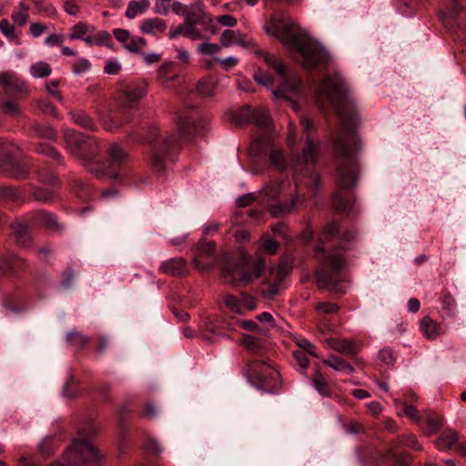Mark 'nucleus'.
Masks as SVG:
<instances>
[{
  "label": "nucleus",
  "instance_id": "nucleus-10",
  "mask_svg": "<svg viewBox=\"0 0 466 466\" xmlns=\"http://www.w3.org/2000/svg\"><path fill=\"white\" fill-rule=\"evenodd\" d=\"M173 137H166L161 145H154L150 157V165L153 170L161 175L165 172L167 165V150L174 143Z\"/></svg>",
  "mask_w": 466,
  "mask_h": 466
},
{
  "label": "nucleus",
  "instance_id": "nucleus-63",
  "mask_svg": "<svg viewBox=\"0 0 466 466\" xmlns=\"http://www.w3.org/2000/svg\"><path fill=\"white\" fill-rule=\"evenodd\" d=\"M262 248L268 254H275L279 248V243L272 238L263 239Z\"/></svg>",
  "mask_w": 466,
  "mask_h": 466
},
{
  "label": "nucleus",
  "instance_id": "nucleus-8",
  "mask_svg": "<svg viewBox=\"0 0 466 466\" xmlns=\"http://www.w3.org/2000/svg\"><path fill=\"white\" fill-rule=\"evenodd\" d=\"M247 375L258 383V386L268 392H274L275 386L271 382L278 380L279 373L265 360H253L247 366Z\"/></svg>",
  "mask_w": 466,
  "mask_h": 466
},
{
  "label": "nucleus",
  "instance_id": "nucleus-25",
  "mask_svg": "<svg viewBox=\"0 0 466 466\" xmlns=\"http://www.w3.org/2000/svg\"><path fill=\"white\" fill-rule=\"evenodd\" d=\"M128 157L127 152L118 144L113 143L108 148V160L113 166L124 163Z\"/></svg>",
  "mask_w": 466,
  "mask_h": 466
},
{
  "label": "nucleus",
  "instance_id": "nucleus-34",
  "mask_svg": "<svg viewBox=\"0 0 466 466\" xmlns=\"http://www.w3.org/2000/svg\"><path fill=\"white\" fill-rule=\"evenodd\" d=\"M94 32V27L87 24L80 22L72 27L69 38L71 40L83 39L87 33Z\"/></svg>",
  "mask_w": 466,
  "mask_h": 466
},
{
  "label": "nucleus",
  "instance_id": "nucleus-24",
  "mask_svg": "<svg viewBox=\"0 0 466 466\" xmlns=\"http://www.w3.org/2000/svg\"><path fill=\"white\" fill-rule=\"evenodd\" d=\"M323 362L329 368L339 372L352 374L355 370L348 361L334 355H331L328 359L323 360Z\"/></svg>",
  "mask_w": 466,
  "mask_h": 466
},
{
  "label": "nucleus",
  "instance_id": "nucleus-55",
  "mask_svg": "<svg viewBox=\"0 0 466 466\" xmlns=\"http://www.w3.org/2000/svg\"><path fill=\"white\" fill-rule=\"evenodd\" d=\"M198 248L200 256L209 257L215 252V244L213 242L200 241Z\"/></svg>",
  "mask_w": 466,
  "mask_h": 466
},
{
  "label": "nucleus",
  "instance_id": "nucleus-61",
  "mask_svg": "<svg viewBox=\"0 0 466 466\" xmlns=\"http://www.w3.org/2000/svg\"><path fill=\"white\" fill-rule=\"evenodd\" d=\"M39 221L46 225L47 227H54L56 225V217L48 212L42 211L38 214Z\"/></svg>",
  "mask_w": 466,
  "mask_h": 466
},
{
  "label": "nucleus",
  "instance_id": "nucleus-11",
  "mask_svg": "<svg viewBox=\"0 0 466 466\" xmlns=\"http://www.w3.org/2000/svg\"><path fill=\"white\" fill-rule=\"evenodd\" d=\"M325 344L329 349L348 355H356L362 348V344L360 342L347 339L329 338L325 340Z\"/></svg>",
  "mask_w": 466,
  "mask_h": 466
},
{
  "label": "nucleus",
  "instance_id": "nucleus-18",
  "mask_svg": "<svg viewBox=\"0 0 466 466\" xmlns=\"http://www.w3.org/2000/svg\"><path fill=\"white\" fill-rule=\"evenodd\" d=\"M26 262L24 258L13 253H8L0 259V268L5 275L7 271L15 272L25 268Z\"/></svg>",
  "mask_w": 466,
  "mask_h": 466
},
{
  "label": "nucleus",
  "instance_id": "nucleus-31",
  "mask_svg": "<svg viewBox=\"0 0 466 466\" xmlns=\"http://www.w3.org/2000/svg\"><path fill=\"white\" fill-rule=\"evenodd\" d=\"M458 439V433L456 431H451L436 441V447L440 451L449 450L457 444Z\"/></svg>",
  "mask_w": 466,
  "mask_h": 466
},
{
  "label": "nucleus",
  "instance_id": "nucleus-41",
  "mask_svg": "<svg viewBox=\"0 0 466 466\" xmlns=\"http://www.w3.org/2000/svg\"><path fill=\"white\" fill-rule=\"evenodd\" d=\"M226 306L234 313L242 314V301L233 295H227L225 297Z\"/></svg>",
  "mask_w": 466,
  "mask_h": 466
},
{
  "label": "nucleus",
  "instance_id": "nucleus-30",
  "mask_svg": "<svg viewBox=\"0 0 466 466\" xmlns=\"http://www.w3.org/2000/svg\"><path fill=\"white\" fill-rule=\"evenodd\" d=\"M29 7L24 1L20 2L18 6L15 7L12 13V20L18 26H24L28 19Z\"/></svg>",
  "mask_w": 466,
  "mask_h": 466
},
{
  "label": "nucleus",
  "instance_id": "nucleus-62",
  "mask_svg": "<svg viewBox=\"0 0 466 466\" xmlns=\"http://www.w3.org/2000/svg\"><path fill=\"white\" fill-rule=\"evenodd\" d=\"M293 356H294L298 365L303 370H305L309 367V360L303 351L296 350L293 352Z\"/></svg>",
  "mask_w": 466,
  "mask_h": 466
},
{
  "label": "nucleus",
  "instance_id": "nucleus-23",
  "mask_svg": "<svg viewBox=\"0 0 466 466\" xmlns=\"http://www.w3.org/2000/svg\"><path fill=\"white\" fill-rule=\"evenodd\" d=\"M178 35H183L193 41L202 39L204 37V34L201 32V30L189 29V27H187L184 22L175 29H171L168 34L170 39H175Z\"/></svg>",
  "mask_w": 466,
  "mask_h": 466
},
{
  "label": "nucleus",
  "instance_id": "nucleus-42",
  "mask_svg": "<svg viewBox=\"0 0 466 466\" xmlns=\"http://www.w3.org/2000/svg\"><path fill=\"white\" fill-rule=\"evenodd\" d=\"M198 53L209 56H215L220 52V46L213 43L205 42L198 46Z\"/></svg>",
  "mask_w": 466,
  "mask_h": 466
},
{
  "label": "nucleus",
  "instance_id": "nucleus-39",
  "mask_svg": "<svg viewBox=\"0 0 466 466\" xmlns=\"http://www.w3.org/2000/svg\"><path fill=\"white\" fill-rule=\"evenodd\" d=\"M426 422H427V429H425V432L427 435L434 434L441 425V420L433 414H428L425 417Z\"/></svg>",
  "mask_w": 466,
  "mask_h": 466
},
{
  "label": "nucleus",
  "instance_id": "nucleus-32",
  "mask_svg": "<svg viewBox=\"0 0 466 466\" xmlns=\"http://www.w3.org/2000/svg\"><path fill=\"white\" fill-rule=\"evenodd\" d=\"M88 46L106 45L111 40L110 35L105 31L96 32L93 35H86L82 39Z\"/></svg>",
  "mask_w": 466,
  "mask_h": 466
},
{
  "label": "nucleus",
  "instance_id": "nucleus-21",
  "mask_svg": "<svg viewBox=\"0 0 466 466\" xmlns=\"http://www.w3.org/2000/svg\"><path fill=\"white\" fill-rule=\"evenodd\" d=\"M166 29V21L158 17L146 19L140 23V30L143 34L157 35L163 33Z\"/></svg>",
  "mask_w": 466,
  "mask_h": 466
},
{
  "label": "nucleus",
  "instance_id": "nucleus-36",
  "mask_svg": "<svg viewBox=\"0 0 466 466\" xmlns=\"http://www.w3.org/2000/svg\"><path fill=\"white\" fill-rule=\"evenodd\" d=\"M253 110L249 106H244L232 115V121L242 125L252 120Z\"/></svg>",
  "mask_w": 466,
  "mask_h": 466
},
{
  "label": "nucleus",
  "instance_id": "nucleus-53",
  "mask_svg": "<svg viewBox=\"0 0 466 466\" xmlns=\"http://www.w3.org/2000/svg\"><path fill=\"white\" fill-rule=\"evenodd\" d=\"M315 309L324 314H332L339 310V306L333 302H320L316 305Z\"/></svg>",
  "mask_w": 466,
  "mask_h": 466
},
{
  "label": "nucleus",
  "instance_id": "nucleus-37",
  "mask_svg": "<svg viewBox=\"0 0 466 466\" xmlns=\"http://www.w3.org/2000/svg\"><path fill=\"white\" fill-rule=\"evenodd\" d=\"M332 205L338 212H348L351 208V203L345 200L340 192H335L332 195Z\"/></svg>",
  "mask_w": 466,
  "mask_h": 466
},
{
  "label": "nucleus",
  "instance_id": "nucleus-16",
  "mask_svg": "<svg viewBox=\"0 0 466 466\" xmlns=\"http://www.w3.org/2000/svg\"><path fill=\"white\" fill-rule=\"evenodd\" d=\"M147 92V84L144 80H138L129 84L124 91L125 106L135 103L146 96Z\"/></svg>",
  "mask_w": 466,
  "mask_h": 466
},
{
  "label": "nucleus",
  "instance_id": "nucleus-1",
  "mask_svg": "<svg viewBox=\"0 0 466 466\" xmlns=\"http://www.w3.org/2000/svg\"><path fill=\"white\" fill-rule=\"evenodd\" d=\"M318 100L324 108L325 104L333 107L339 116L340 130L335 142L338 156L336 184L349 190L356 187L359 178V162L356 157L360 141L355 132L358 116L353 97L344 78L325 76L318 88Z\"/></svg>",
  "mask_w": 466,
  "mask_h": 466
},
{
  "label": "nucleus",
  "instance_id": "nucleus-43",
  "mask_svg": "<svg viewBox=\"0 0 466 466\" xmlns=\"http://www.w3.org/2000/svg\"><path fill=\"white\" fill-rule=\"evenodd\" d=\"M35 133L40 137L47 139L56 137V131L47 125L36 124L34 127Z\"/></svg>",
  "mask_w": 466,
  "mask_h": 466
},
{
  "label": "nucleus",
  "instance_id": "nucleus-27",
  "mask_svg": "<svg viewBox=\"0 0 466 466\" xmlns=\"http://www.w3.org/2000/svg\"><path fill=\"white\" fill-rule=\"evenodd\" d=\"M70 116L74 123L85 129L94 131L96 128L93 119L84 111H71Z\"/></svg>",
  "mask_w": 466,
  "mask_h": 466
},
{
  "label": "nucleus",
  "instance_id": "nucleus-26",
  "mask_svg": "<svg viewBox=\"0 0 466 466\" xmlns=\"http://www.w3.org/2000/svg\"><path fill=\"white\" fill-rule=\"evenodd\" d=\"M311 384L313 388L323 397H329L331 394V389L327 380L324 378L322 373L316 370L314 375L311 378Z\"/></svg>",
  "mask_w": 466,
  "mask_h": 466
},
{
  "label": "nucleus",
  "instance_id": "nucleus-50",
  "mask_svg": "<svg viewBox=\"0 0 466 466\" xmlns=\"http://www.w3.org/2000/svg\"><path fill=\"white\" fill-rule=\"evenodd\" d=\"M297 345L302 350L304 353L307 352L314 357H319L315 346L307 339L301 338L297 340Z\"/></svg>",
  "mask_w": 466,
  "mask_h": 466
},
{
  "label": "nucleus",
  "instance_id": "nucleus-60",
  "mask_svg": "<svg viewBox=\"0 0 466 466\" xmlns=\"http://www.w3.org/2000/svg\"><path fill=\"white\" fill-rule=\"evenodd\" d=\"M90 62L86 58H81L74 66L73 72L76 75H81L88 71Z\"/></svg>",
  "mask_w": 466,
  "mask_h": 466
},
{
  "label": "nucleus",
  "instance_id": "nucleus-29",
  "mask_svg": "<svg viewBox=\"0 0 466 466\" xmlns=\"http://www.w3.org/2000/svg\"><path fill=\"white\" fill-rule=\"evenodd\" d=\"M12 228L19 245L25 248L28 247L30 245L28 227L23 223H15L12 225Z\"/></svg>",
  "mask_w": 466,
  "mask_h": 466
},
{
  "label": "nucleus",
  "instance_id": "nucleus-51",
  "mask_svg": "<svg viewBox=\"0 0 466 466\" xmlns=\"http://www.w3.org/2000/svg\"><path fill=\"white\" fill-rule=\"evenodd\" d=\"M37 106L42 113L46 115L56 116L57 113L56 106L46 99H40L37 102Z\"/></svg>",
  "mask_w": 466,
  "mask_h": 466
},
{
  "label": "nucleus",
  "instance_id": "nucleus-64",
  "mask_svg": "<svg viewBox=\"0 0 466 466\" xmlns=\"http://www.w3.org/2000/svg\"><path fill=\"white\" fill-rule=\"evenodd\" d=\"M217 21L227 27H234L237 25V19L230 15H219L217 17Z\"/></svg>",
  "mask_w": 466,
  "mask_h": 466
},
{
  "label": "nucleus",
  "instance_id": "nucleus-4",
  "mask_svg": "<svg viewBox=\"0 0 466 466\" xmlns=\"http://www.w3.org/2000/svg\"><path fill=\"white\" fill-rule=\"evenodd\" d=\"M64 138L69 152L83 160L90 172L96 176L107 175L112 178L116 177L115 172L106 169L104 164L96 162L91 157L90 155L95 143L90 137L72 129H66L64 133Z\"/></svg>",
  "mask_w": 466,
  "mask_h": 466
},
{
  "label": "nucleus",
  "instance_id": "nucleus-44",
  "mask_svg": "<svg viewBox=\"0 0 466 466\" xmlns=\"http://www.w3.org/2000/svg\"><path fill=\"white\" fill-rule=\"evenodd\" d=\"M67 340L75 347L82 348L87 343L88 339L79 332H69L67 334Z\"/></svg>",
  "mask_w": 466,
  "mask_h": 466
},
{
  "label": "nucleus",
  "instance_id": "nucleus-48",
  "mask_svg": "<svg viewBox=\"0 0 466 466\" xmlns=\"http://www.w3.org/2000/svg\"><path fill=\"white\" fill-rule=\"evenodd\" d=\"M174 0H156L154 11L157 14L166 15L168 14Z\"/></svg>",
  "mask_w": 466,
  "mask_h": 466
},
{
  "label": "nucleus",
  "instance_id": "nucleus-54",
  "mask_svg": "<svg viewBox=\"0 0 466 466\" xmlns=\"http://www.w3.org/2000/svg\"><path fill=\"white\" fill-rule=\"evenodd\" d=\"M0 31L9 39L16 38L14 26L6 19L0 21Z\"/></svg>",
  "mask_w": 466,
  "mask_h": 466
},
{
  "label": "nucleus",
  "instance_id": "nucleus-22",
  "mask_svg": "<svg viewBox=\"0 0 466 466\" xmlns=\"http://www.w3.org/2000/svg\"><path fill=\"white\" fill-rule=\"evenodd\" d=\"M218 79L213 76H206L198 81L197 85L198 93L205 97H213L216 95V89Z\"/></svg>",
  "mask_w": 466,
  "mask_h": 466
},
{
  "label": "nucleus",
  "instance_id": "nucleus-14",
  "mask_svg": "<svg viewBox=\"0 0 466 466\" xmlns=\"http://www.w3.org/2000/svg\"><path fill=\"white\" fill-rule=\"evenodd\" d=\"M177 126L180 136L185 138L200 134L204 128L203 125L192 116H180Z\"/></svg>",
  "mask_w": 466,
  "mask_h": 466
},
{
  "label": "nucleus",
  "instance_id": "nucleus-52",
  "mask_svg": "<svg viewBox=\"0 0 466 466\" xmlns=\"http://www.w3.org/2000/svg\"><path fill=\"white\" fill-rule=\"evenodd\" d=\"M34 196L35 199L39 201L47 202L53 199L54 192L44 187H39L35 190Z\"/></svg>",
  "mask_w": 466,
  "mask_h": 466
},
{
  "label": "nucleus",
  "instance_id": "nucleus-28",
  "mask_svg": "<svg viewBox=\"0 0 466 466\" xmlns=\"http://www.w3.org/2000/svg\"><path fill=\"white\" fill-rule=\"evenodd\" d=\"M149 7V0H137L128 3L126 15L129 19H134L137 15L144 14Z\"/></svg>",
  "mask_w": 466,
  "mask_h": 466
},
{
  "label": "nucleus",
  "instance_id": "nucleus-6",
  "mask_svg": "<svg viewBox=\"0 0 466 466\" xmlns=\"http://www.w3.org/2000/svg\"><path fill=\"white\" fill-rule=\"evenodd\" d=\"M184 23L189 29L201 30L203 34L216 35L218 33L214 18L207 11L203 0H196L187 5Z\"/></svg>",
  "mask_w": 466,
  "mask_h": 466
},
{
  "label": "nucleus",
  "instance_id": "nucleus-49",
  "mask_svg": "<svg viewBox=\"0 0 466 466\" xmlns=\"http://www.w3.org/2000/svg\"><path fill=\"white\" fill-rule=\"evenodd\" d=\"M379 360L385 365H393L396 361L393 351L390 348H384L380 351Z\"/></svg>",
  "mask_w": 466,
  "mask_h": 466
},
{
  "label": "nucleus",
  "instance_id": "nucleus-47",
  "mask_svg": "<svg viewBox=\"0 0 466 466\" xmlns=\"http://www.w3.org/2000/svg\"><path fill=\"white\" fill-rule=\"evenodd\" d=\"M284 183L283 182H273L267 185L264 188L266 195L269 198H277L283 190Z\"/></svg>",
  "mask_w": 466,
  "mask_h": 466
},
{
  "label": "nucleus",
  "instance_id": "nucleus-12",
  "mask_svg": "<svg viewBox=\"0 0 466 466\" xmlns=\"http://www.w3.org/2000/svg\"><path fill=\"white\" fill-rule=\"evenodd\" d=\"M296 183V192L291 196L287 203L274 204L270 207V214L274 217H284L293 212L299 204L304 201V196L300 195Z\"/></svg>",
  "mask_w": 466,
  "mask_h": 466
},
{
  "label": "nucleus",
  "instance_id": "nucleus-7",
  "mask_svg": "<svg viewBox=\"0 0 466 466\" xmlns=\"http://www.w3.org/2000/svg\"><path fill=\"white\" fill-rule=\"evenodd\" d=\"M103 456L90 442L76 440L65 453V461L68 466H84L85 464L99 463Z\"/></svg>",
  "mask_w": 466,
  "mask_h": 466
},
{
  "label": "nucleus",
  "instance_id": "nucleus-46",
  "mask_svg": "<svg viewBox=\"0 0 466 466\" xmlns=\"http://www.w3.org/2000/svg\"><path fill=\"white\" fill-rule=\"evenodd\" d=\"M37 152L41 155L48 156V157L56 159L58 162L61 161L60 153L56 148L52 147L51 146H49L47 144L39 145L37 147Z\"/></svg>",
  "mask_w": 466,
  "mask_h": 466
},
{
  "label": "nucleus",
  "instance_id": "nucleus-45",
  "mask_svg": "<svg viewBox=\"0 0 466 466\" xmlns=\"http://www.w3.org/2000/svg\"><path fill=\"white\" fill-rule=\"evenodd\" d=\"M242 343L246 349L251 352H258L261 348L259 340L250 335H244Z\"/></svg>",
  "mask_w": 466,
  "mask_h": 466
},
{
  "label": "nucleus",
  "instance_id": "nucleus-33",
  "mask_svg": "<svg viewBox=\"0 0 466 466\" xmlns=\"http://www.w3.org/2000/svg\"><path fill=\"white\" fill-rule=\"evenodd\" d=\"M29 71L35 78L48 76L52 72L50 66L46 62H37L31 65Z\"/></svg>",
  "mask_w": 466,
  "mask_h": 466
},
{
  "label": "nucleus",
  "instance_id": "nucleus-15",
  "mask_svg": "<svg viewBox=\"0 0 466 466\" xmlns=\"http://www.w3.org/2000/svg\"><path fill=\"white\" fill-rule=\"evenodd\" d=\"M319 154V147L309 137H308L306 146L303 148L302 157L299 156L293 163L295 172L302 171L300 166L303 164H313Z\"/></svg>",
  "mask_w": 466,
  "mask_h": 466
},
{
  "label": "nucleus",
  "instance_id": "nucleus-19",
  "mask_svg": "<svg viewBox=\"0 0 466 466\" xmlns=\"http://www.w3.org/2000/svg\"><path fill=\"white\" fill-rule=\"evenodd\" d=\"M187 269V263L183 258H173L162 262L159 270L165 274L179 276Z\"/></svg>",
  "mask_w": 466,
  "mask_h": 466
},
{
  "label": "nucleus",
  "instance_id": "nucleus-13",
  "mask_svg": "<svg viewBox=\"0 0 466 466\" xmlns=\"http://www.w3.org/2000/svg\"><path fill=\"white\" fill-rule=\"evenodd\" d=\"M251 121L263 133L262 142H266L272 131V121L268 113L262 107L255 108Z\"/></svg>",
  "mask_w": 466,
  "mask_h": 466
},
{
  "label": "nucleus",
  "instance_id": "nucleus-56",
  "mask_svg": "<svg viewBox=\"0 0 466 466\" xmlns=\"http://www.w3.org/2000/svg\"><path fill=\"white\" fill-rule=\"evenodd\" d=\"M269 160L273 165H275L276 167H278L279 168L285 167L284 157H283L282 152L279 150H273L269 154Z\"/></svg>",
  "mask_w": 466,
  "mask_h": 466
},
{
  "label": "nucleus",
  "instance_id": "nucleus-17",
  "mask_svg": "<svg viewBox=\"0 0 466 466\" xmlns=\"http://www.w3.org/2000/svg\"><path fill=\"white\" fill-rule=\"evenodd\" d=\"M220 43L223 46H229L232 45H238L243 47H251L254 46L252 39L244 40L239 31L226 29L220 36Z\"/></svg>",
  "mask_w": 466,
  "mask_h": 466
},
{
  "label": "nucleus",
  "instance_id": "nucleus-9",
  "mask_svg": "<svg viewBox=\"0 0 466 466\" xmlns=\"http://www.w3.org/2000/svg\"><path fill=\"white\" fill-rule=\"evenodd\" d=\"M0 88L8 96H22L27 93V86L18 75L12 71L0 73Z\"/></svg>",
  "mask_w": 466,
  "mask_h": 466
},
{
  "label": "nucleus",
  "instance_id": "nucleus-59",
  "mask_svg": "<svg viewBox=\"0 0 466 466\" xmlns=\"http://www.w3.org/2000/svg\"><path fill=\"white\" fill-rule=\"evenodd\" d=\"M58 86H59V81L54 80V81H51L50 83L46 84V87L47 92L51 96H53L55 98H56L59 102H62L63 96L60 94V92L57 90Z\"/></svg>",
  "mask_w": 466,
  "mask_h": 466
},
{
  "label": "nucleus",
  "instance_id": "nucleus-2",
  "mask_svg": "<svg viewBox=\"0 0 466 466\" xmlns=\"http://www.w3.org/2000/svg\"><path fill=\"white\" fill-rule=\"evenodd\" d=\"M339 224L335 221L328 223L321 234L322 247L317 248L316 257L320 261L322 271L317 274V282L320 288L332 290L338 289L339 280L332 274L339 273L345 266L342 249H346L350 241L357 237L355 231L350 230L339 236Z\"/></svg>",
  "mask_w": 466,
  "mask_h": 466
},
{
  "label": "nucleus",
  "instance_id": "nucleus-35",
  "mask_svg": "<svg viewBox=\"0 0 466 466\" xmlns=\"http://www.w3.org/2000/svg\"><path fill=\"white\" fill-rule=\"evenodd\" d=\"M147 46V41L141 36L133 35L127 43L124 45L125 49L131 53H141L142 49Z\"/></svg>",
  "mask_w": 466,
  "mask_h": 466
},
{
  "label": "nucleus",
  "instance_id": "nucleus-40",
  "mask_svg": "<svg viewBox=\"0 0 466 466\" xmlns=\"http://www.w3.org/2000/svg\"><path fill=\"white\" fill-rule=\"evenodd\" d=\"M264 60L275 69L276 73L280 76H285L286 75V67L285 66L279 62L273 55L268 53L264 55Z\"/></svg>",
  "mask_w": 466,
  "mask_h": 466
},
{
  "label": "nucleus",
  "instance_id": "nucleus-57",
  "mask_svg": "<svg viewBox=\"0 0 466 466\" xmlns=\"http://www.w3.org/2000/svg\"><path fill=\"white\" fill-rule=\"evenodd\" d=\"M401 442L403 445L412 448L415 451H420L422 449L421 445L417 441V438L413 434H408L403 436L401 439Z\"/></svg>",
  "mask_w": 466,
  "mask_h": 466
},
{
  "label": "nucleus",
  "instance_id": "nucleus-3",
  "mask_svg": "<svg viewBox=\"0 0 466 466\" xmlns=\"http://www.w3.org/2000/svg\"><path fill=\"white\" fill-rule=\"evenodd\" d=\"M267 35L276 37L287 48L296 50L301 56L306 68H314L328 61V53L324 47L312 41L297 28V24L288 16L273 15L265 24Z\"/></svg>",
  "mask_w": 466,
  "mask_h": 466
},
{
  "label": "nucleus",
  "instance_id": "nucleus-20",
  "mask_svg": "<svg viewBox=\"0 0 466 466\" xmlns=\"http://www.w3.org/2000/svg\"><path fill=\"white\" fill-rule=\"evenodd\" d=\"M420 329L428 339H435L441 334V328L437 321L425 316L420 319Z\"/></svg>",
  "mask_w": 466,
  "mask_h": 466
},
{
  "label": "nucleus",
  "instance_id": "nucleus-5",
  "mask_svg": "<svg viewBox=\"0 0 466 466\" xmlns=\"http://www.w3.org/2000/svg\"><path fill=\"white\" fill-rule=\"evenodd\" d=\"M263 267L262 263H255L248 257L243 256L234 267L224 268L223 278L227 283L233 286H238L241 283L248 284L258 278Z\"/></svg>",
  "mask_w": 466,
  "mask_h": 466
},
{
  "label": "nucleus",
  "instance_id": "nucleus-58",
  "mask_svg": "<svg viewBox=\"0 0 466 466\" xmlns=\"http://www.w3.org/2000/svg\"><path fill=\"white\" fill-rule=\"evenodd\" d=\"M3 107L8 115L13 116H18L21 111L18 104H16L15 102H14L12 100H5L3 103Z\"/></svg>",
  "mask_w": 466,
  "mask_h": 466
},
{
  "label": "nucleus",
  "instance_id": "nucleus-38",
  "mask_svg": "<svg viewBox=\"0 0 466 466\" xmlns=\"http://www.w3.org/2000/svg\"><path fill=\"white\" fill-rule=\"evenodd\" d=\"M394 401L397 404H400V405L402 406V412H403V414L405 416H407L408 418L411 419L412 420H414L417 423H420L421 422L422 419L420 416L418 410L413 405L407 404L405 402H402L400 400H395Z\"/></svg>",
  "mask_w": 466,
  "mask_h": 466
}]
</instances>
